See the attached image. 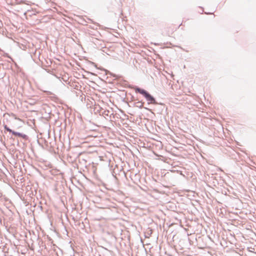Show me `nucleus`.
<instances>
[{
	"instance_id": "9d476101",
	"label": "nucleus",
	"mask_w": 256,
	"mask_h": 256,
	"mask_svg": "<svg viewBox=\"0 0 256 256\" xmlns=\"http://www.w3.org/2000/svg\"><path fill=\"white\" fill-rule=\"evenodd\" d=\"M60 204L64 206V202L63 201V200H62L61 197H60Z\"/></svg>"
},
{
	"instance_id": "9b49d317",
	"label": "nucleus",
	"mask_w": 256,
	"mask_h": 256,
	"mask_svg": "<svg viewBox=\"0 0 256 256\" xmlns=\"http://www.w3.org/2000/svg\"><path fill=\"white\" fill-rule=\"evenodd\" d=\"M60 76H62V77H61V76H56L58 78H60H60H62V79L64 80V78H63V75H62L61 74H60Z\"/></svg>"
},
{
	"instance_id": "423d86ee",
	"label": "nucleus",
	"mask_w": 256,
	"mask_h": 256,
	"mask_svg": "<svg viewBox=\"0 0 256 256\" xmlns=\"http://www.w3.org/2000/svg\"><path fill=\"white\" fill-rule=\"evenodd\" d=\"M4 127L5 130L8 132L10 133H11V134L12 133L13 130L10 129L8 126L7 125H6V124L4 125Z\"/></svg>"
},
{
	"instance_id": "f03ea898",
	"label": "nucleus",
	"mask_w": 256,
	"mask_h": 256,
	"mask_svg": "<svg viewBox=\"0 0 256 256\" xmlns=\"http://www.w3.org/2000/svg\"><path fill=\"white\" fill-rule=\"evenodd\" d=\"M134 90L136 92H138L142 94L150 102L153 103L154 102V98L145 90L138 87L134 88Z\"/></svg>"
},
{
	"instance_id": "6e6552de",
	"label": "nucleus",
	"mask_w": 256,
	"mask_h": 256,
	"mask_svg": "<svg viewBox=\"0 0 256 256\" xmlns=\"http://www.w3.org/2000/svg\"><path fill=\"white\" fill-rule=\"evenodd\" d=\"M20 138H22V139H24L25 140H27L28 139V136L25 134H21V136H20Z\"/></svg>"
},
{
	"instance_id": "ddd939ff",
	"label": "nucleus",
	"mask_w": 256,
	"mask_h": 256,
	"mask_svg": "<svg viewBox=\"0 0 256 256\" xmlns=\"http://www.w3.org/2000/svg\"><path fill=\"white\" fill-rule=\"evenodd\" d=\"M56 254L58 256H60L58 252H56Z\"/></svg>"
},
{
	"instance_id": "4468645a",
	"label": "nucleus",
	"mask_w": 256,
	"mask_h": 256,
	"mask_svg": "<svg viewBox=\"0 0 256 256\" xmlns=\"http://www.w3.org/2000/svg\"><path fill=\"white\" fill-rule=\"evenodd\" d=\"M4 256H6V255L5 254H4Z\"/></svg>"
},
{
	"instance_id": "f257e3e1",
	"label": "nucleus",
	"mask_w": 256,
	"mask_h": 256,
	"mask_svg": "<svg viewBox=\"0 0 256 256\" xmlns=\"http://www.w3.org/2000/svg\"><path fill=\"white\" fill-rule=\"evenodd\" d=\"M62 134L60 135V142L57 147L54 149V154H56L62 161L64 162V143L62 142Z\"/></svg>"
},
{
	"instance_id": "20e7f679",
	"label": "nucleus",
	"mask_w": 256,
	"mask_h": 256,
	"mask_svg": "<svg viewBox=\"0 0 256 256\" xmlns=\"http://www.w3.org/2000/svg\"><path fill=\"white\" fill-rule=\"evenodd\" d=\"M176 30V28H174L172 25H171L167 28L166 32L170 36V34H173L174 31Z\"/></svg>"
},
{
	"instance_id": "f8f14e48",
	"label": "nucleus",
	"mask_w": 256,
	"mask_h": 256,
	"mask_svg": "<svg viewBox=\"0 0 256 256\" xmlns=\"http://www.w3.org/2000/svg\"><path fill=\"white\" fill-rule=\"evenodd\" d=\"M60 251L61 252L62 254V250L59 249Z\"/></svg>"
},
{
	"instance_id": "0eeeda50",
	"label": "nucleus",
	"mask_w": 256,
	"mask_h": 256,
	"mask_svg": "<svg viewBox=\"0 0 256 256\" xmlns=\"http://www.w3.org/2000/svg\"><path fill=\"white\" fill-rule=\"evenodd\" d=\"M12 134L14 136H18L20 138V136H21L22 133L13 130Z\"/></svg>"
},
{
	"instance_id": "7ed1b4c3",
	"label": "nucleus",
	"mask_w": 256,
	"mask_h": 256,
	"mask_svg": "<svg viewBox=\"0 0 256 256\" xmlns=\"http://www.w3.org/2000/svg\"><path fill=\"white\" fill-rule=\"evenodd\" d=\"M55 208L57 210L58 212L57 214V216L60 219V220L61 221L62 224H64V222L62 220V210L60 209L58 206H55Z\"/></svg>"
},
{
	"instance_id": "1a4fd4ad",
	"label": "nucleus",
	"mask_w": 256,
	"mask_h": 256,
	"mask_svg": "<svg viewBox=\"0 0 256 256\" xmlns=\"http://www.w3.org/2000/svg\"><path fill=\"white\" fill-rule=\"evenodd\" d=\"M15 1L17 4H20L22 2V0H15Z\"/></svg>"
},
{
	"instance_id": "39448f33",
	"label": "nucleus",
	"mask_w": 256,
	"mask_h": 256,
	"mask_svg": "<svg viewBox=\"0 0 256 256\" xmlns=\"http://www.w3.org/2000/svg\"><path fill=\"white\" fill-rule=\"evenodd\" d=\"M144 102H138L134 104V106L138 108H142L144 106Z\"/></svg>"
}]
</instances>
